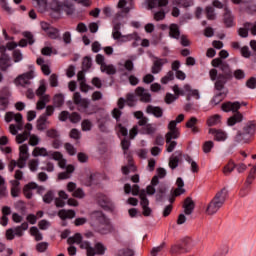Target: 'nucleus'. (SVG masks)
I'll use <instances>...</instances> for the list:
<instances>
[{
    "instance_id": "nucleus-35",
    "label": "nucleus",
    "mask_w": 256,
    "mask_h": 256,
    "mask_svg": "<svg viewBox=\"0 0 256 256\" xmlns=\"http://www.w3.org/2000/svg\"><path fill=\"white\" fill-rule=\"evenodd\" d=\"M177 189L174 190L175 197H179V195H182V193H185V182H183V178H177L176 181Z\"/></svg>"
},
{
    "instance_id": "nucleus-19",
    "label": "nucleus",
    "mask_w": 256,
    "mask_h": 256,
    "mask_svg": "<svg viewBox=\"0 0 256 256\" xmlns=\"http://www.w3.org/2000/svg\"><path fill=\"white\" fill-rule=\"evenodd\" d=\"M136 95L140 97V101L143 103H151V94L145 90L143 87H138L136 89Z\"/></svg>"
},
{
    "instance_id": "nucleus-22",
    "label": "nucleus",
    "mask_w": 256,
    "mask_h": 256,
    "mask_svg": "<svg viewBox=\"0 0 256 256\" xmlns=\"http://www.w3.org/2000/svg\"><path fill=\"white\" fill-rule=\"evenodd\" d=\"M148 9H157V7H167L169 0H147Z\"/></svg>"
},
{
    "instance_id": "nucleus-20",
    "label": "nucleus",
    "mask_w": 256,
    "mask_h": 256,
    "mask_svg": "<svg viewBox=\"0 0 256 256\" xmlns=\"http://www.w3.org/2000/svg\"><path fill=\"white\" fill-rule=\"evenodd\" d=\"M165 63H167V59L156 58L151 68L153 75L161 73V70L163 69V65H165Z\"/></svg>"
},
{
    "instance_id": "nucleus-53",
    "label": "nucleus",
    "mask_w": 256,
    "mask_h": 256,
    "mask_svg": "<svg viewBox=\"0 0 256 256\" xmlns=\"http://www.w3.org/2000/svg\"><path fill=\"white\" fill-rule=\"evenodd\" d=\"M121 147L124 151V155H125L126 159H129V140L127 138H124L121 141Z\"/></svg>"
},
{
    "instance_id": "nucleus-59",
    "label": "nucleus",
    "mask_w": 256,
    "mask_h": 256,
    "mask_svg": "<svg viewBox=\"0 0 256 256\" xmlns=\"http://www.w3.org/2000/svg\"><path fill=\"white\" fill-rule=\"evenodd\" d=\"M65 103V98H63L62 94H57L54 97V105L55 107H61Z\"/></svg>"
},
{
    "instance_id": "nucleus-29",
    "label": "nucleus",
    "mask_w": 256,
    "mask_h": 256,
    "mask_svg": "<svg viewBox=\"0 0 256 256\" xmlns=\"http://www.w3.org/2000/svg\"><path fill=\"white\" fill-rule=\"evenodd\" d=\"M51 155V152H48L46 148L43 147H36L32 151L33 157H49Z\"/></svg>"
},
{
    "instance_id": "nucleus-16",
    "label": "nucleus",
    "mask_w": 256,
    "mask_h": 256,
    "mask_svg": "<svg viewBox=\"0 0 256 256\" xmlns=\"http://www.w3.org/2000/svg\"><path fill=\"white\" fill-rule=\"evenodd\" d=\"M183 157V152L176 151L174 152L171 157L169 158V167L170 169L174 170L179 167V163L181 162V159Z\"/></svg>"
},
{
    "instance_id": "nucleus-36",
    "label": "nucleus",
    "mask_w": 256,
    "mask_h": 256,
    "mask_svg": "<svg viewBox=\"0 0 256 256\" xmlns=\"http://www.w3.org/2000/svg\"><path fill=\"white\" fill-rule=\"evenodd\" d=\"M73 171H75V166L70 164V165L66 166L65 172L58 174V178L59 179H69L71 177V173H73Z\"/></svg>"
},
{
    "instance_id": "nucleus-44",
    "label": "nucleus",
    "mask_w": 256,
    "mask_h": 256,
    "mask_svg": "<svg viewBox=\"0 0 256 256\" xmlns=\"http://www.w3.org/2000/svg\"><path fill=\"white\" fill-rule=\"evenodd\" d=\"M9 67H11V63L8 59L7 56H2L0 58V68L2 71H7V69H9Z\"/></svg>"
},
{
    "instance_id": "nucleus-62",
    "label": "nucleus",
    "mask_w": 256,
    "mask_h": 256,
    "mask_svg": "<svg viewBox=\"0 0 256 256\" xmlns=\"http://www.w3.org/2000/svg\"><path fill=\"white\" fill-rule=\"evenodd\" d=\"M82 131H91L93 128V123L90 120H83L81 123Z\"/></svg>"
},
{
    "instance_id": "nucleus-56",
    "label": "nucleus",
    "mask_w": 256,
    "mask_h": 256,
    "mask_svg": "<svg viewBox=\"0 0 256 256\" xmlns=\"http://www.w3.org/2000/svg\"><path fill=\"white\" fill-rule=\"evenodd\" d=\"M116 131L119 137H127V128L123 124H117Z\"/></svg>"
},
{
    "instance_id": "nucleus-46",
    "label": "nucleus",
    "mask_w": 256,
    "mask_h": 256,
    "mask_svg": "<svg viewBox=\"0 0 256 256\" xmlns=\"http://www.w3.org/2000/svg\"><path fill=\"white\" fill-rule=\"evenodd\" d=\"M118 69L124 73V75H127V71H129V60H122L119 62Z\"/></svg>"
},
{
    "instance_id": "nucleus-43",
    "label": "nucleus",
    "mask_w": 256,
    "mask_h": 256,
    "mask_svg": "<svg viewBox=\"0 0 256 256\" xmlns=\"http://www.w3.org/2000/svg\"><path fill=\"white\" fill-rule=\"evenodd\" d=\"M30 135H31V132L24 131L23 133L18 134L16 136V142L18 144L25 143V141H27V139H29Z\"/></svg>"
},
{
    "instance_id": "nucleus-63",
    "label": "nucleus",
    "mask_w": 256,
    "mask_h": 256,
    "mask_svg": "<svg viewBox=\"0 0 256 256\" xmlns=\"http://www.w3.org/2000/svg\"><path fill=\"white\" fill-rule=\"evenodd\" d=\"M163 249H165V242H163L161 245H159L158 247H154L152 248L150 255L151 256H157V253H161L163 251Z\"/></svg>"
},
{
    "instance_id": "nucleus-42",
    "label": "nucleus",
    "mask_w": 256,
    "mask_h": 256,
    "mask_svg": "<svg viewBox=\"0 0 256 256\" xmlns=\"http://www.w3.org/2000/svg\"><path fill=\"white\" fill-rule=\"evenodd\" d=\"M9 192H7V186L5 185V178L0 176V199L2 197H7Z\"/></svg>"
},
{
    "instance_id": "nucleus-39",
    "label": "nucleus",
    "mask_w": 256,
    "mask_h": 256,
    "mask_svg": "<svg viewBox=\"0 0 256 256\" xmlns=\"http://www.w3.org/2000/svg\"><path fill=\"white\" fill-rule=\"evenodd\" d=\"M30 234L34 237L35 241H43V234L39 232V228L35 226L31 227Z\"/></svg>"
},
{
    "instance_id": "nucleus-28",
    "label": "nucleus",
    "mask_w": 256,
    "mask_h": 256,
    "mask_svg": "<svg viewBox=\"0 0 256 256\" xmlns=\"http://www.w3.org/2000/svg\"><path fill=\"white\" fill-rule=\"evenodd\" d=\"M58 217H60L62 221H65V219H74L75 211L62 209L58 212Z\"/></svg>"
},
{
    "instance_id": "nucleus-52",
    "label": "nucleus",
    "mask_w": 256,
    "mask_h": 256,
    "mask_svg": "<svg viewBox=\"0 0 256 256\" xmlns=\"http://www.w3.org/2000/svg\"><path fill=\"white\" fill-rule=\"evenodd\" d=\"M28 167L32 173H35L39 169V159H31L28 162Z\"/></svg>"
},
{
    "instance_id": "nucleus-11",
    "label": "nucleus",
    "mask_w": 256,
    "mask_h": 256,
    "mask_svg": "<svg viewBox=\"0 0 256 256\" xmlns=\"http://www.w3.org/2000/svg\"><path fill=\"white\" fill-rule=\"evenodd\" d=\"M97 203L102 209H105V211H115V204L104 194L97 195Z\"/></svg>"
},
{
    "instance_id": "nucleus-33",
    "label": "nucleus",
    "mask_w": 256,
    "mask_h": 256,
    "mask_svg": "<svg viewBox=\"0 0 256 256\" xmlns=\"http://www.w3.org/2000/svg\"><path fill=\"white\" fill-rule=\"evenodd\" d=\"M197 123H199V120L196 117H191L186 122V127H187V129H191L192 133H199V128L197 126H195Z\"/></svg>"
},
{
    "instance_id": "nucleus-60",
    "label": "nucleus",
    "mask_w": 256,
    "mask_h": 256,
    "mask_svg": "<svg viewBox=\"0 0 256 256\" xmlns=\"http://www.w3.org/2000/svg\"><path fill=\"white\" fill-rule=\"evenodd\" d=\"M165 15V10L161 8L159 11L154 13V19L155 21H163V19H165Z\"/></svg>"
},
{
    "instance_id": "nucleus-27",
    "label": "nucleus",
    "mask_w": 256,
    "mask_h": 256,
    "mask_svg": "<svg viewBox=\"0 0 256 256\" xmlns=\"http://www.w3.org/2000/svg\"><path fill=\"white\" fill-rule=\"evenodd\" d=\"M253 27V23L251 22H245L243 28L238 29V35L242 38H247L249 37V31Z\"/></svg>"
},
{
    "instance_id": "nucleus-47",
    "label": "nucleus",
    "mask_w": 256,
    "mask_h": 256,
    "mask_svg": "<svg viewBox=\"0 0 256 256\" xmlns=\"http://www.w3.org/2000/svg\"><path fill=\"white\" fill-rule=\"evenodd\" d=\"M235 171V162L229 161L226 166H224L223 173L224 175H231Z\"/></svg>"
},
{
    "instance_id": "nucleus-1",
    "label": "nucleus",
    "mask_w": 256,
    "mask_h": 256,
    "mask_svg": "<svg viewBox=\"0 0 256 256\" xmlns=\"http://www.w3.org/2000/svg\"><path fill=\"white\" fill-rule=\"evenodd\" d=\"M220 58H215L212 60V67H218L217 69L213 68L209 71V76L211 81H216L214 84L216 91H223L225 89V85H227V81H231L233 79V71L231 70V66L223 59H227L229 57V52L227 50H221L219 52Z\"/></svg>"
},
{
    "instance_id": "nucleus-34",
    "label": "nucleus",
    "mask_w": 256,
    "mask_h": 256,
    "mask_svg": "<svg viewBox=\"0 0 256 256\" xmlns=\"http://www.w3.org/2000/svg\"><path fill=\"white\" fill-rule=\"evenodd\" d=\"M12 229H13L14 235H16V237H23V232L27 231V229H29V224L27 222H24L20 226H17Z\"/></svg>"
},
{
    "instance_id": "nucleus-21",
    "label": "nucleus",
    "mask_w": 256,
    "mask_h": 256,
    "mask_svg": "<svg viewBox=\"0 0 256 256\" xmlns=\"http://www.w3.org/2000/svg\"><path fill=\"white\" fill-rule=\"evenodd\" d=\"M123 107H125V99L120 98L118 100V108H114L112 110V117L116 119V121H119V119H121V115H122L121 109H123Z\"/></svg>"
},
{
    "instance_id": "nucleus-6",
    "label": "nucleus",
    "mask_w": 256,
    "mask_h": 256,
    "mask_svg": "<svg viewBox=\"0 0 256 256\" xmlns=\"http://www.w3.org/2000/svg\"><path fill=\"white\" fill-rule=\"evenodd\" d=\"M29 159V146L27 144H22L19 146V157L18 160H10L8 163V170L10 173L15 171V167L18 169H25L27 167V161Z\"/></svg>"
},
{
    "instance_id": "nucleus-4",
    "label": "nucleus",
    "mask_w": 256,
    "mask_h": 256,
    "mask_svg": "<svg viewBox=\"0 0 256 256\" xmlns=\"http://www.w3.org/2000/svg\"><path fill=\"white\" fill-rule=\"evenodd\" d=\"M227 197H229V190H227V188H222L219 192H217L206 208L207 215H215V213H217V211H219V209L225 205Z\"/></svg>"
},
{
    "instance_id": "nucleus-32",
    "label": "nucleus",
    "mask_w": 256,
    "mask_h": 256,
    "mask_svg": "<svg viewBox=\"0 0 256 256\" xmlns=\"http://www.w3.org/2000/svg\"><path fill=\"white\" fill-rule=\"evenodd\" d=\"M100 71L106 73V75H115L117 68H115L113 64H103L102 67H100Z\"/></svg>"
},
{
    "instance_id": "nucleus-23",
    "label": "nucleus",
    "mask_w": 256,
    "mask_h": 256,
    "mask_svg": "<svg viewBox=\"0 0 256 256\" xmlns=\"http://www.w3.org/2000/svg\"><path fill=\"white\" fill-rule=\"evenodd\" d=\"M183 207L185 215H191V213H193V210L195 209V202L193 201V199H191V197H187L184 200Z\"/></svg>"
},
{
    "instance_id": "nucleus-50",
    "label": "nucleus",
    "mask_w": 256,
    "mask_h": 256,
    "mask_svg": "<svg viewBox=\"0 0 256 256\" xmlns=\"http://www.w3.org/2000/svg\"><path fill=\"white\" fill-rule=\"evenodd\" d=\"M225 99V93L224 92H219L216 94L213 99L211 100L212 105H219L221 101Z\"/></svg>"
},
{
    "instance_id": "nucleus-14",
    "label": "nucleus",
    "mask_w": 256,
    "mask_h": 256,
    "mask_svg": "<svg viewBox=\"0 0 256 256\" xmlns=\"http://www.w3.org/2000/svg\"><path fill=\"white\" fill-rule=\"evenodd\" d=\"M173 91L175 95L171 93H167L165 96V103H167V105H171L173 101H177V99H179V95H182V96L185 95V91L179 89L178 85H174Z\"/></svg>"
},
{
    "instance_id": "nucleus-17",
    "label": "nucleus",
    "mask_w": 256,
    "mask_h": 256,
    "mask_svg": "<svg viewBox=\"0 0 256 256\" xmlns=\"http://www.w3.org/2000/svg\"><path fill=\"white\" fill-rule=\"evenodd\" d=\"M208 133L213 135L214 141H227V133L223 130L210 128Z\"/></svg>"
},
{
    "instance_id": "nucleus-7",
    "label": "nucleus",
    "mask_w": 256,
    "mask_h": 256,
    "mask_svg": "<svg viewBox=\"0 0 256 256\" xmlns=\"http://www.w3.org/2000/svg\"><path fill=\"white\" fill-rule=\"evenodd\" d=\"M129 193H132V195H139L142 215H144V217H151V213H153V210L151 209V207H149V199L147 198L145 190H141V188L137 184L133 185L132 187L131 185H129Z\"/></svg>"
},
{
    "instance_id": "nucleus-24",
    "label": "nucleus",
    "mask_w": 256,
    "mask_h": 256,
    "mask_svg": "<svg viewBox=\"0 0 256 256\" xmlns=\"http://www.w3.org/2000/svg\"><path fill=\"white\" fill-rule=\"evenodd\" d=\"M49 120L45 115H40L36 122V129L38 131H45L47 129V125H49Z\"/></svg>"
},
{
    "instance_id": "nucleus-12",
    "label": "nucleus",
    "mask_w": 256,
    "mask_h": 256,
    "mask_svg": "<svg viewBox=\"0 0 256 256\" xmlns=\"http://www.w3.org/2000/svg\"><path fill=\"white\" fill-rule=\"evenodd\" d=\"M40 27H41L42 31H45L46 35L50 39H59V29L51 26V24H49L47 22H41Z\"/></svg>"
},
{
    "instance_id": "nucleus-18",
    "label": "nucleus",
    "mask_w": 256,
    "mask_h": 256,
    "mask_svg": "<svg viewBox=\"0 0 256 256\" xmlns=\"http://www.w3.org/2000/svg\"><path fill=\"white\" fill-rule=\"evenodd\" d=\"M146 113H148V115H154L156 119H161V117H163V108L159 106L148 105L146 108Z\"/></svg>"
},
{
    "instance_id": "nucleus-57",
    "label": "nucleus",
    "mask_w": 256,
    "mask_h": 256,
    "mask_svg": "<svg viewBox=\"0 0 256 256\" xmlns=\"http://www.w3.org/2000/svg\"><path fill=\"white\" fill-rule=\"evenodd\" d=\"M45 91H47V86L45 84V80H41L40 86L36 91V95H38V97H41V96L45 95Z\"/></svg>"
},
{
    "instance_id": "nucleus-25",
    "label": "nucleus",
    "mask_w": 256,
    "mask_h": 256,
    "mask_svg": "<svg viewBox=\"0 0 256 256\" xmlns=\"http://www.w3.org/2000/svg\"><path fill=\"white\" fill-rule=\"evenodd\" d=\"M37 187V183L30 182L26 184L23 188V193L26 199H32L33 198V189Z\"/></svg>"
},
{
    "instance_id": "nucleus-37",
    "label": "nucleus",
    "mask_w": 256,
    "mask_h": 256,
    "mask_svg": "<svg viewBox=\"0 0 256 256\" xmlns=\"http://www.w3.org/2000/svg\"><path fill=\"white\" fill-rule=\"evenodd\" d=\"M170 253L172 255H181V253H187V248H185V246L182 244L173 245L171 247Z\"/></svg>"
},
{
    "instance_id": "nucleus-10",
    "label": "nucleus",
    "mask_w": 256,
    "mask_h": 256,
    "mask_svg": "<svg viewBox=\"0 0 256 256\" xmlns=\"http://www.w3.org/2000/svg\"><path fill=\"white\" fill-rule=\"evenodd\" d=\"M35 78V71L30 70L23 74H20L15 80V85H19L20 87H27L31 85V80Z\"/></svg>"
},
{
    "instance_id": "nucleus-40",
    "label": "nucleus",
    "mask_w": 256,
    "mask_h": 256,
    "mask_svg": "<svg viewBox=\"0 0 256 256\" xmlns=\"http://www.w3.org/2000/svg\"><path fill=\"white\" fill-rule=\"evenodd\" d=\"M67 241L69 245H73L74 243H76V245H81L83 242V236H81L79 233H76L73 237H69Z\"/></svg>"
},
{
    "instance_id": "nucleus-31",
    "label": "nucleus",
    "mask_w": 256,
    "mask_h": 256,
    "mask_svg": "<svg viewBox=\"0 0 256 256\" xmlns=\"http://www.w3.org/2000/svg\"><path fill=\"white\" fill-rule=\"evenodd\" d=\"M169 36L172 39H179L181 37V31L179 30V25L171 24L169 27Z\"/></svg>"
},
{
    "instance_id": "nucleus-8",
    "label": "nucleus",
    "mask_w": 256,
    "mask_h": 256,
    "mask_svg": "<svg viewBox=\"0 0 256 256\" xmlns=\"http://www.w3.org/2000/svg\"><path fill=\"white\" fill-rule=\"evenodd\" d=\"M255 131L256 123L249 121L243 126L242 131L237 132L234 141H236V143H249L251 141V137L255 135Z\"/></svg>"
},
{
    "instance_id": "nucleus-38",
    "label": "nucleus",
    "mask_w": 256,
    "mask_h": 256,
    "mask_svg": "<svg viewBox=\"0 0 256 256\" xmlns=\"http://www.w3.org/2000/svg\"><path fill=\"white\" fill-rule=\"evenodd\" d=\"M255 174H256V165L253 166L246 178V187H251V185L253 184V181H255Z\"/></svg>"
},
{
    "instance_id": "nucleus-3",
    "label": "nucleus",
    "mask_w": 256,
    "mask_h": 256,
    "mask_svg": "<svg viewBox=\"0 0 256 256\" xmlns=\"http://www.w3.org/2000/svg\"><path fill=\"white\" fill-rule=\"evenodd\" d=\"M90 225L100 233H109L113 226L109 219L101 211H94L90 214Z\"/></svg>"
},
{
    "instance_id": "nucleus-54",
    "label": "nucleus",
    "mask_w": 256,
    "mask_h": 256,
    "mask_svg": "<svg viewBox=\"0 0 256 256\" xmlns=\"http://www.w3.org/2000/svg\"><path fill=\"white\" fill-rule=\"evenodd\" d=\"M91 65H92V60L91 57H84L83 62H82V70L83 71H88L91 69Z\"/></svg>"
},
{
    "instance_id": "nucleus-2",
    "label": "nucleus",
    "mask_w": 256,
    "mask_h": 256,
    "mask_svg": "<svg viewBox=\"0 0 256 256\" xmlns=\"http://www.w3.org/2000/svg\"><path fill=\"white\" fill-rule=\"evenodd\" d=\"M118 12L114 17V28L112 32L113 39H119L120 41H123L124 39H127L126 36H122L121 32V19H127V16L129 15V6H127V0H119L117 4Z\"/></svg>"
},
{
    "instance_id": "nucleus-13",
    "label": "nucleus",
    "mask_w": 256,
    "mask_h": 256,
    "mask_svg": "<svg viewBox=\"0 0 256 256\" xmlns=\"http://www.w3.org/2000/svg\"><path fill=\"white\" fill-rule=\"evenodd\" d=\"M169 132L166 134V143H170L172 139H179V130H177V122L172 120L168 124Z\"/></svg>"
},
{
    "instance_id": "nucleus-58",
    "label": "nucleus",
    "mask_w": 256,
    "mask_h": 256,
    "mask_svg": "<svg viewBox=\"0 0 256 256\" xmlns=\"http://www.w3.org/2000/svg\"><path fill=\"white\" fill-rule=\"evenodd\" d=\"M53 199H55V193L53 191H48L44 196H43V201L44 203H52Z\"/></svg>"
},
{
    "instance_id": "nucleus-64",
    "label": "nucleus",
    "mask_w": 256,
    "mask_h": 256,
    "mask_svg": "<svg viewBox=\"0 0 256 256\" xmlns=\"http://www.w3.org/2000/svg\"><path fill=\"white\" fill-rule=\"evenodd\" d=\"M69 120L71 123H79V121H81V114L73 112L69 115Z\"/></svg>"
},
{
    "instance_id": "nucleus-9",
    "label": "nucleus",
    "mask_w": 256,
    "mask_h": 256,
    "mask_svg": "<svg viewBox=\"0 0 256 256\" xmlns=\"http://www.w3.org/2000/svg\"><path fill=\"white\" fill-rule=\"evenodd\" d=\"M51 8L53 11H64L68 15H73L75 7L69 0H65L63 3L58 1H53L51 3Z\"/></svg>"
},
{
    "instance_id": "nucleus-61",
    "label": "nucleus",
    "mask_w": 256,
    "mask_h": 256,
    "mask_svg": "<svg viewBox=\"0 0 256 256\" xmlns=\"http://www.w3.org/2000/svg\"><path fill=\"white\" fill-rule=\"evenodd\" d=\"M29 145H31V147H37V145H39V136L35 134H30Z\"/></svg>"
},
{
    "instance_id": "nucleus-15",
    "label": "nucleus",
    "mask_w": 256,
    "mask_h": 256,
    "mask_svg": "<svg viewBox=\"0 0 256 256\" xmlns=\"http://www.w3.org/2000/svg\"><path fill=\"white\" fill-rule=\"evenodd\" d=\"M223 23L228 29L231 27H235V16H233V13L231 12V10H229V8L224 9Z\"/></svg>"
},
{
    "instance_id": "nucleus-45",
    "label": "nucleus",
    "mask_w": 256,
    "mask_h": 256,
    "mask_svg": "<svg viewBox=\"0 0 256 256\" xmlns=\"http://www.w3.org/2000/svg\"><path fill=\"white\" fill-rule=\"evenodd\" d=\"M35 1H36V7L39 13H45V11H47V0H35Z\"/></svg>"
},
{
    "instance_id": "nucleus-41",
    "label": "nucleus",
    "mask_w": 256,
    "mask_h": 256,
    "mask_svg": "<svg viewBox=\"0 0 256 256\" xmlns=\"http://www.w3.org/2000/svg\"><path fill=\"white\" fill-rule=\"evenodd\" d=\"M221 123V116L220 115H214L208 118L207 125L208 127H215V125H219Z\"/></svg>"
},
{
    "instance_id": "nucleus-55",
    "label": "nucleus",
    "mask_w": 256,
    "mask_h": 256,
    "mask_svg": "<svg viewBox=\"0 0 256 256\" xmlns=\"http://www.w3.org/2000/svg\"><path fill=\"white\" fill-rule=\"evenodd\" d=\"M173 79H175V73L173 71H169L167 75L161 79V83H163V85H167L169 81H173Z\"/></svg>"
},
{
    "instance_id": "nucleus-5",
    "label": "nucleus",
    "mask_w": 256,
    "mask_h": 256,
    "mask_svg": "<svg viewBox=\"0 0 256 256\" xmlns=\"http://www.w3.org/2000/svg\"><path fill=\"white\" fill-rule=\"evenodd\" d=\"M221 108L225 113H229L230 111L234 113V115L227 120V125L229 127H233V125H237V123H241V121H243V114L239 112V109H241V103L226 102L222 104Z\"/></svg>"
},
{
    "instance_id": "nucleus-51",
    "label": "nucleus",
    "mask_w": 256,
    "mask_h": 256,
    "mask_svg": "<svg viewBox=\"0 0 256 256\" xmlns=\"http://www.w3.org/2000/svg\"><path fill=\"white\" fill-rule=\"evenodd\" d=\"M79 111H87L89 109V100L82 98L77 104Z\"/></svg>"
},
{
    "instance_id": "nucleus-26",
    "label": "nucleus",
    "mask_w": 256,
    "mask_h": 256,
    "mask_svg": "<svg viewBox=\"0 0 256 256\" xmlns=\"http://www.w3.org/2000/svg\"><path fill=\"white\" fill-rule=\"evenodd\" d=\"M15 120L16 123H19V121H23V115L21 113H13V112H7L5 115V121L6 123H11V121Z\"/></svg>"
},
{
    "instance_id": "nucleus-49",
    "label": "nucleus",
    "mask_w": 256,
    "mask_h": 256,
    "mask_svg": "<svg viewBox=\"0 0 256 256\" xmlns=\"http://www.w3.org/2000/svg\"><path fill=\"white\" fill-rule=\"evenodd\" d=\"M206 17L207 19H209V21H215L216 14H215V8H213V6L206 7Z\"/></svg>"
},
{
    "instance_id": "nucleus-30",
    "label": "nucleus",
    "mask_w": 256,
    "mask_h": 256,
    "mask_svg": "<svg viewBox=\"0 0 256 256\" xmlns=\"http://www.w3.org/2000/svg\"><path fill=\"white\" fill-rule=\"evenodd\" d=\"M80 249H85L87 256H95V248L91 246V243L88 241H83L79 244Z\"/></svg>"
},
{
    "instance_id": "nucleus-48",
    "label": "nucleus",
    "mask_w": 256,
    "mask_h": 256,
    "mask_svg": "<svg viewBox=\"0 0 256 256\" xmlns=\"http://www.w3.org/2000/svg\"><path fill=\"white\" fill-rule=\"evenodd\" d=\"M95 255H105V251H107V248L101 243L98 242L95 244Z\"/></svg>"
}]
</instances>
